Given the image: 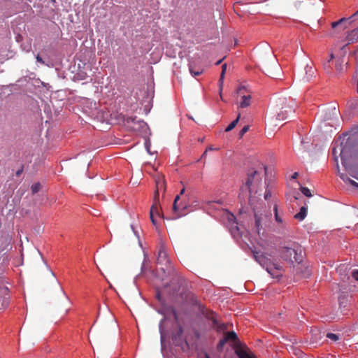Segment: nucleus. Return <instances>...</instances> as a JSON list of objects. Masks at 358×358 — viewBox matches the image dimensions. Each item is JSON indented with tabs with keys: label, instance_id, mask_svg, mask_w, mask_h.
Wrapping results in <instances>:
<instances>
[{
	"label": "nucleus",
	"instance_id": "obj_34",
	"mask_svg": "<svg viewBox=\"0 0 358 358\" xmlns=\"http://www.w3.org/2000/svg\"><path fill=\"white\" fill-rule=\"evenodd\" d=\"M337 153H338L337 148L334 147L332 150V154H333L336 161H337V159H338Z\"/></svg>",
	"mask_w": 358,
	"mask_h": 358
},
{
	"label": "nucleus",
	"instance_id": "obj_4",
	"mask_svg": "<svg viewBox=\"0 0 358 358\" xmlns=\"http://www.w3.org/2000/svg\"><path fill=\"white\" fill-rule=\"evenodd\" d=\"M155 183H156V191L155 194V203L152 206L150 210V220L152 221V223L156 226L157 222L155 218V215L159 216V208L158 206L159 203V191L165 192L166 189V181L164 179V176L160 173H157L155 177Z\"/></svg>",
	"mask_w": 358,
	"mask_h": 358
},
{
	"label": "nucleus",
	"instance_id": "obj_19",
	"mask_svg": "<svg viewBox=\"0 0 358 358\" xmlns=\"http://www.w3.org/2000/svg\"><path fill=\"white\" fill-rule=\"evenodd\" d=\"M241 117V114L239 113L236 117V120H234V121H232L229 125L228 127L225 129V131L226 132H228V131H231L234 128H235V127L237 125V124L238 123V121H239V119Z\"/></svg>",
	"mask_w": 358,
	"mask_h": 358
},
{
	"label": "nucleus",
	"instance_id": "obj_3",
	"mask_svg": "<svg viewBox=\"0 0 358 358\" xmlns=\"http://www.w3.org/2000/svg\"><path fill=\"white\" fill-rule=\"evenodd\" d=\"M253 256L255 260L273 277L282 275V266L280 263L274 262L270 255L255 251L253 252Z\"/></svg>",
	"mask_w": 358,
	"mask_h": 358
},
{
	"label": "nucleus",
	"instance_id": "obj_17",
	"mask_svg": "<svg viewBox=\"0 0 358 358\" xmlns=\"http://www.w3.org/2000/svg\"><path fill=\"white\" fill-rule=\"evenodd\" d=\"M306 213L307 208L305 206H302L300 209V211L294 215V217L296 220H303L306 217Z\"/></svg>",
	"mask_w": 358,
	"mask_h": 358
},
{
	"label": "nucleus",
	"instance_id": "obj_13",
	"mask_svg": "<svg viewBox=\"0 0 358 358\" xmlns=\"http://www.w3.org/2000/svg\"><path fill=\"white\" fill-rule=\"evenodd\" d=\"M163 314H164V315L166 317H169L170 316V312H171V313L173 314V317L175 319L176 321H178V315H177V313L176 311L174 310L173 308L172 307H170V306H168V307H164L163 308Z\"/></svg>",
	"mask_w": 358,
	"mask_h": 358
},
{
	"label": "nucleus",
	"instance_id": "obj_1",
	"mask_svg": "<svg viewBox=\"0 0 358 358\" xmlns=\"http://www.w3.org/2000/svg\"><path fill=\"white\" fill-rule=\"evenodd\" d=\"M340 154L342 164L348 173L358 180V151H351L352 142L349 139L343 145H340Z\"/></svg>",
	"mask_w": 358,
	"mask_h": 358
},
{
	"label": "nucleus",
	"instance_id": "obj_6",
	"mask_svg": "<svg viewBox=\"0 0 358 358\" xmlns=\"http://www.w3.org/2000/svg\"><path fill=\"white\" fill-rule=\"evenodd\" d=\"M157 264L164 266V268H162L164 272L171 273V270H173V267L171 265V261L168 257V254L165 249V247L163 245H161L157 255Z\"/></svg>",
	"mask_w": 358,
	"mask_h": 358
},
{
	"label": "nucleus",
	"instance_id": "obj_32",
	"mask_svg": "<svg viewBox=\"0 0 358 358\" xmlns=\"http://www.w3.org/2000/svg\"><path fill=\"white\" fill-rule=\"evenodd\" d=\"M336 69L338 72H341L343 70V64L342 62H340L339 61H337L336 63Z\"/></svg>",
	"mask_w": 358,
	"mask_h": 358
},
{
	"label": "nucleus",
	"instance_id": "obj_11",
	"mask_svg": "<svg viewBox=\"0 0 358 358\" xmlns=\"http://www.w3.org/2000/svg\"><path fill=\"white\" fill-rule=\"evenodd\" d=\"M304 71L305 75L302 77V80L304 82H308L314 77L315 71L312 66L308 65L305 66Z\"/></svg>",
	"mask_w": 358,
	"mask_h": 358
},
{
	"label": "nucleus",
	"instance_id": "obj_23",
	"mask_svg": "<svg viewBox=\"0 0 358 358\" xmlns=\"http://www.w3.org/2000/svg\"><path fill=\"white\" fill-rule=\"evenodd\" d=\"M41 184L39 182H36V183L33 184L31 185V189L32 194H36L38 192H39L40 189H41Z\"/></svg>",
	"mask_w": 358,
	"mask_h": 358
},
{
	"label": "nucleus",
	"instance_id": "obj_39",
	"mask_svg": "<svg viewBox=\"0 0 358 358\" xmlns=\"http://www.w3.org/2000/svg\"><path fill=\"white\" fill-rule=\"evenodd\" d=\"M23 50H26V52H29L31 50V45L29 44L27 45V46L23 47Z\"/></svg>",
	"mask_w": 358,
	"mask_h": 358
},
{
	"label": "nucleus",
	"instance_id": "obj_50",
	"mask_svg": "<svg viewBox=\"0 0 358 358\" xmlns=\"http://www.w3.org/2000/svg\"><path fill=\"white\" fill-rule=\"evenodd\" d=\"M206 151L205 152H203L202 157H203L206 155Z\"/></svg>",
	"mask_w": 358,
	"mask_h": 358
},
{
	"label": "nucleus",
	"instance_id": "obj_25",
	"mask_svg": "<svg viewBox=\"0 0 358 358\" xmlns=\"http://www.w3.org/2000/svg\"><path fill=\"white\" fill-rule=\"evenodd\" d=\"M255 224L257 228L258 231H259L261 227L262 217H259L257 213L255 214Z\"/></svg>",
	"mask_w": 358,
	"mask_h": 358
},
{
	"label": "nucleus",
	"instance_id": "obj_29",
	"mask_svg": "<svg viewBox=\"0 0 358 358\" xmlns=\"http://www.w3.org/2000/svg\"><path fill=\"white\" fill-rule=\"evenodd\" d=\"M249 125L244 126L239 132V137L242 138L243 135L249 130Z\"/></svg>",
	"mask_w": 358,
	"mask_h": 358
},
{
	"label": "nucleus",
	"instance_id": "obj_20",
	"mask_svg": "<svg viewBox=\"0 0 358 358\" xmlns=\"http://www.w3.org/2000/svg\"><path fill=\"white\" fill-rule=\"evenodd\" d=\"M212 322H213V327L214 328H217V329L223 330L225 327L224 325H219L218 321L215 317V313L212 312Z\"/></svg>",
	"mask_w": 358,
	"mask_h": 358
},
{
	"label": "nucleus",
	"instance_id": "obj_28",
	"mask_svg": "<svg viewBox=\"0 0 358 358\" xmlns=\"http://www.w3.org/2000/svg\"><path fill=\"white\" fill-rule=\"evenodd\" d=\"M327 337L329 338V339L334 341H336L339 339V337L337 334H333V333H328L327 334Z\"/></svg>",
	"mask_w": 358,
	"mask_h": 358
},
{
	"label": "nucleus",
	"instance_id": "obj_53",
	"mask_svg": "<svg viewBox=\"0 0 358 358\" xmlns=\"http://www.w3.org/2000/svg\"><path fill=\"white\" fill-rule=\"evenodd\" d=\"M206 358H210L208 355L206 356Z\"/></svg>",
	"mask_w": 358,
	"mask_h": 358
},
{
	"label": "nucleus",
	"instance_id": "obj_21",
	"mask_svg": "<svg viewBox=\"0 0 358 358\" xmlns=\"http://www.w3.org/2000/svg\"><path fill=\"white\" fill-rule=\"evenodd\" d=\"M273 211L275 215V220L278 223H282V219L278 213V205L275 204L273 206Z\"/></svg>",
	"mask_w": 358,
	"mask_h": 358
},
{
	"label": "nucleus",
	"instance_id": "obj_31",
	"mask_svg": "<svg viewBox=\"0 0 358 358\" xmlns=\"http://www.w3.org/2000/svg\"><path fill=\"white\" fill-rule=\"evenodd\" d=\"M348 19L346 18H341L339 20L336 21V22H334L331 23V27L332 28H335L338 25H339L340 24H341L343 22H345Z\"/></svg>",
	"mask_w": 358,
	"mask_h": 358
},
{
	"label": "nucleus",
	"instance_id": "obj_49",
	"mask_svg": "<svg viewBox=\"0 0 358 358\" xmlns=\"http://www.w3.org/2000/svg\"><path fill=\"white\" fill-rule=\"evenodd\" d=\"M180 332H182V327H180Z\"/></svg>",
	"mask_w": 358,
	"mask_h": 358
},
{
	"label": "nucleus",
	"instance_id": "obj_5",
	"mask_svg": "<svg viewBox=\"0 0 358 358\" xmlns=\"http://www.w3.org/2000/svg\"><path fill=\"white\" fill-rule=\"evenodd\" d=\"M262 171L250 169L245 181V187L249 192L250 196L252 193L256 194L259 187L262 185Z\"/></svg>",
	"mask_w": 358,
	"mask_h": 358
},
{
	"label": "nucleus",
	"instance_id": "obj_2",
	"mask_svg": "<svg viewBox=\"0 0 358 358\" xmlns=\"http://www.w3.org/2000/svg\"><path fill=\"white\" fill-rule=\"evenodd\" d=\"M278 254L282 260L293 264L296 262L300 264L303 259V250L302 247L297 243H286L280 246Z\"/></svg>",
	"mask_w": 358,
	"mask_h": 358
},
{
	"label": "nucleus",
	"instance_id": "obj_16",
	"mask_svg": "<svg viewBox=\"0 0 358 358\" xmlns=\"http://www.w3.org/2000/svg\"><path fill=\"white\" fill-rule=\"evenodd\" d=\"M334 58V55L333 53H331L330 55V57L329 59H327L326 61L324 62L323 63V67H324V69L326 71L327 73H331V60Z\"/></svg>",
	"mask_w": 358,
	"mask_h": 358
},
{
	"label": "nucleus",
	"instance_id": "obj_26",
	"mask_svg": "<svg viewBox=\"0 0 358 358\" xmlns=\"http://www.w3.org/2000/svg\"><path fill=\"white\" fill-rule=\"evenodd\" d=\"M226 71H227V64H224L222 65V72H221L220 78V82L221 83H222V81H223V79L224 78V74L226 73Z\"/></svg>",
	"mask_w": 358,
	"mask_h": 358
},
{
	"label": "nucleus",
	"instance_id": "obj_24",
	"mask_svg": "<svg viewBox=\"0 0 358 358\" xmlns=\"http://www.w3.org/2000/svg\"><path fill=\"white\" fill-rule=\"evenodd\" d=\"M338 301H339L340 307H341V306L345 307L348 300L345 296H341L338 298Z\"/></svg>",
	"mask_w": 358,
	"mask_h": 358
},
{
	"label": "nucleus",
	"instance_id": "obj_14",
	"mask_svg": "<svg viewBox=\"0 0 358 358\" xmlns=\"http://www.w3.org/2000/svg\"><path fill=\"white\" fill-rule=\"evenodd\" d=\"M347 39L349 43H354L358 39V27L352 30L347 36Z\"/></svg>",
	"mask_w": 358,
	"mask_h": 358
},
{
	"label": "nucleus",
	"instance_id": "obj_42",
	"mask_svg": "<svg viewBox=\"0 0 358 358\" xmlns=\"http://www.w3.org/2000/svg\"><path fill=\"white\" fill-rule=\"evenodd\" d=\"M179 199H180V195H177L174 199V202L177 203Z\"/></svg>",
	"mask_w": 358,
	"mask_h": 358
},
{
	"label": "nucleus",
	"instance_id": "obj_9",
	"mask_svg": "<svg viewBox=\"0 0 358 358\" xmlns=\"http://www.w3.org/2000/svg\"><path fill=\"white\" fill-rule=\"evenodd\" d=\"M294 109L289 105H285L282 107L281 110L277 114L276 119L278 120H285L287 119V114L293 113Z\"/></svg>",
	"mask_w": 358,
	"mask_h": 358
},
{
	"label": "nucleus",
	"instance_id": "obj_46",
	"mask_svg": "<svg viewBox=\"0 0 358 358\" xmlns=\"http://www.w3.org/2000/svg\"><path fill=\"white\" fill-rule=\"evenodd\" d=\"M22 173V170H19L17 171L16 175L20 176V174Z\"/></svg>",
	"mask_w": 358,
	"mask_h": 358
},
{
	"label": "nucleus",
	"instance_id": "obj_37",
	"mask_svg": "<svg viewBox=\"0 0 358 358\" xmlns=\"http://www.w3.org/2000/svg\"><path fill=\"white\" fill-rule=\"evenodd\" d=\"M271 196V192L268 190V189H266V192H265V194H264V198L266 200L268 199Z\"/></svg>",
	"mask_w": 358,
	"mask_h": 358
},
{
	"label": "nucleus",
	"instance_id": "obj_27",
	"mask_svg": "<svg viewBox=\"0 0 358 358\" xmlns=\"http://www.w3.org/2000/svg\"><path fill=\"white\" fill-rule=\"evenodd\" d=\"M301 192H302V193H303L306 196H308V197L311 196L310 190L308 187H301Z\"/></svg>",
	"mask_w": 358,
	"mask_h": 358
},
{
	"label": "nucleus",
	"instance_id": "obj_8",
	"mask_svg": "<svg viewBox=\"0 0 358 358\" xmlns=\"http://www.w3.org/2000/svg\"><path fill=\"white\" fill-rule=\"evenodd\" d=\"M227 220L230 224V231L233 236H239L240 235V229L238 226L237 222H236V217L233 214L227 215Z\"/></svg>",
	"mask_w": 358,
	"mask_h": 358
},
{
	"label": "nucleus",
	"instance_id": "obj_15",
	"mask_svg": "<svg viewBox=\"0 0 358 358\" xmlns=\"http://www.w3.org/2000/svg\"><path fill=\"white\" fill-rule=\"evenodd\" d=\"M340 178L346 183H348L355 188H358V183L349 178L347 174L341 173Z\"/></svg>",
	"mask_w": 358,
	"mask_h": 358
},
{
	"label": "nucleus",
	"instance_id": "obj_43",
	"mask_svg": "<svg viewBox=\"0 0 358 358\" xmlns=\"http://www.w3.org/2000/svg\"><path fill=\"white\" fill-rule=\"evenodd\" d=\"M297 176H298V173L295 172V173L292 175V178H297Z\"/></svg>",
	"mask_w": 358,
	"mask_h": 358
},
{
	"label": "nucleus",
	"instance_id": "obj_33",
	"mask_svg": "<svg viewBox=\"0 0 358 358\" xmlns=\"http://www.w3.org/2000/svg\"><path fill=\"white\" fill-rule=\"evenodd\" d=\"M227 342V341L226 340V338L224 337L223 339L220 340L219 343H218V347L220 348H222L225 343Z\"/></svg>",
	"mask_w": 358,
	"mask_h": 358
},
{
	"label": "nucleus",
	"instance_id": "obj_40",
	"mask_svg": "<svg viewBox=\"0 0 358 358\" xmlns=\"http://www.w3.org/2000/svg\"><path fill=\"white\" fill-rule=\"evenodd\" d=\"M358 15V10L351 16L349 17V19H352L354 17L357 16Z\"/></svg>",
	"mask_w": 358,
	"mask_h": 358
},
{
	"label": "nucleus",
	"instance_id": "obj_18",
	"mask_svg": "<svg viewBox=\"0 0 358 358\" xmlns=\"http://www.w3.org/2000/svg\"><path fill=\"white\" fill-rule=\"evenodd\" d=\"M224 338L228 341H234V343L238 342L237 334L234 331H229L225 334Z\"/></svg>",
	"mask_w": 358,
	"mask_h": 358
},
{
	"label": "nucleus",
	"instance_id": "obj_52",
	"mask_svg": "<svg viewBox=\"0 0 358 358\" xmlns=\"http://www.w3.org/2000/svg\"><path fill=\"white\" fill-rule=\"evenodd\" d=\"M244 187H245V189H247V188L245 187V185L244 187H242V189H244Z\"/></svg>",
	"mask_w": 358,
	"mask_h": 358
},
{
	"label": "nucleus",
	"instance_id": "obj_41",
	"mask_svg": "<svg viewBox=\"0 0 358 358\" xmlns=\"http://www.w3.org/2000/svg\"><path fill=\"white\" fill-rule=\"evenodd\" d=\"M358 15V10L351 16L349 17V19H352L354 17L357 16Z\"/></svg>",
	"mask_w": 358,
	"mask_h": 358
},
{
	"label": "nucleus",
	"instance_id": "obj_48",
	"mask_svg": "<svg viewBox=\"0 0 358 358\" xmlns=\"http://www.w3.org/2000/svg\"><path fill=\"white\" fill-rule=\"evenodd\" d=\"M266 168L264 166V174H266Z\"/></svg>",
	"mask_w": 358,
	"mask_h": 358
},
{
	"label": "nucleus",
	"instance_id": "obj_44",
	"mask_svg": "<svg viewBox=\"0 0 358 358\" xmlns=\"http://www.w3.org/2000/svg\"><path fill=\"white\" fill-rule=\"evenodd\" d=\"M185 188H182V189H181V191H180V194H184V192H185Z\"/></svg>",
	"mask_w": 358,
	"mask_h": 358
},
{
	"label": "nucleus",
	"instance_id": "obj_47",
	"mask_svg": "<svg viewBox=\"0 0 358 358\" xmlns=\"http://www.w3.org/2000/svg\"><path fill=\"white\" fill-rule=\"evenodd\" d=\"M299 193H297V194H296V196H294V199H295V200H296V199H299V198H298V196H299Z\"/></svg>",
	"mask_w": 358,
	"mask_h": 358
},
{
	"label": "nucleus",
	"instance_id": "obj_22",
	"mask_svg": "<svg viewBox=\"0 0 358 358\" xmlns=\"http://www.w3.org/2000/svg\"><path fill=\"white\" fill-rule=\"evenodd\" d=\"M274 68L278 71V72H273L271 71H268V76L273 78H278V74H279V72H280V67L278 64H275L274 66Z\"/></svg>",
	"mask_w": 358,
	"mask_h": 358
},
{
	"label": "nucleus",
	"instance_id": "obj_12",
	"mask_svg": "<svg viewBox=\"0 0 358 358\" xmlns=\"http://www.w3.org/2000/svg\"><path fill=\"white\" fill-rule=\"evenodd\" d=\"M136 123V117H128L126 119V124L127 126L133 130H137L138 128L135 126ZM137 123L139 124L140 127H142V125L145 124V123L143 121H137Z\"/></svg>",
	"mask_w": 358,
	"mask_h": 358
},
{
	"label": "nucleus",
	"instance_id": "obj_51",
	"mask_svg": "<svg viewBox=\"0 0 358 358\" xmlns=\"http://www.w3.org/2000/svg\"><path fill=\"white\" fill-rule=\"evenodd\" d=\"M52 2L55 3V0H50Z\"/></svg>",
	"mask_w": 358,
	"mask_h": 358
},
{
	"label": "nucleus",
	"instance_id": "obj_45",
	"mask_svg": "<svg viewBox=\"0 0 358 358\" xmlns=\"http://www.w3.org/2000/svg\"><path fill=\"white\" fill-rule=\"evenodd\" d=\"M222 61V59H220V60H219V61H217V62L215 63V64H216V65H219L220 64H221Z\"/></svg>",
	"mask_w": 358,
	"mask_h": 358
},
{
	"label": "nucleus",
	"instance_id": "obj_7",
	"mask_svg": "<svg viewBox=\"0 0 358 358\" xmlns=\"http://www.w3.org/2000/svg\"><path fill=\"white\" fill-rule=\"evenodd\" d=\"M246 88L243 86L239 87L237 89V94L241 97V101H240V107L246 108L250 104V99L251 96L250 94H245Z\"/></svg>",
	"mask_w": 358,
	"mask_h": 358
},
{
	"label": "nucleus",
	"instance_id": "obj_30",
	"mask_svg": "<svg viewBox=\"0 0 358 358\" xmlns=\"http://www.w3.org/2000/svg\"><path fill=\"white\" fill-rule=\"evenodd\" d=\"M189 71H190L191 74H192L193 76H199V75H201V73H202V71H194V69H192V65H189Z\"/></svg>",
	"mask_w": 358,
	"mask_h": 358
},
{
	"label": "nucleus",
	"instance_id": "obj_35",
	"mask_svg": "<svg viewBox=\"0 0 358 358\" xmlns=\"http://www.w3.org/2000/svg\"><path fill=\"white\" fill-rule=\"evenodd\" d=\"M36 59L38 62L42 64H45V62L43 61V59H42V57L38 54L36 56Z\"/></svg>",
	"mask_w": 358,
	"mask_h": 358
},
{
	"label": "nucleus",
	"instance_id": "obj_10",
	"mask_svg": "<svg viewBox=\"0 0 358 358\" xmlns=\"http://www.w3.org/2000/svg\"><path fill=\"white\" fill-rule=\"evenodd\" d=\"M235 352L238 358H256L247 347L243 348L237 346Z\"/></svg>",
	"mask_w": 358,
	"mask_h": 358
},
{
	"label": "nucleus",
	"instance_id": "obj_36",
	"mask_svg": "<svg viewBox=\"0 0 358 358\" xmlns=\"http://www.w3.org/2000/svg\"><path fill=\"white\" fill-rule=\"evenodd\" d=\"M352 276L356 280H358V270H354L352 272Z\"/></svg>",
	"mask_w": 358,
	"mask_h": 358
},
{
	"label": "nucleus",
	"instance_id": "obj_38",
	"mask_svg": "<svg viewBox=\"0 0 358 358\" xmlns=\"http://www.w3.org/2000/svg\"><path fill=\"white\" fill-rule=\"evenodd\" d=\"M178 206H177V203L173 202V210L174 212H177V211H178Z\"/></svg>",
	"mask_w": 358,
	"mask_h": 358
}]
</instances>
